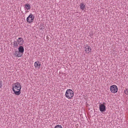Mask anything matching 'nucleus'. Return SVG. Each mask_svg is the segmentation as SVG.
Returning a JSON list of instances; mask_svg holds the SVG:
<instances>
[{
  "instance_id": "nucleus-5",
  "label": "nucleus",
  "mask_w": 128,
  "mask_h": 128,
  "mask_svg": "<svg viewBox=\"0 0 128 128\" xmlns=\"http://www.w3.org/2000/svg\"><path fill=\"white\" fill-rule=\"evenodd\" d=\"M99 109L101 112H104L106 110V106L103 104H101L99 106Z\"/></svg>"
},
{
  "instance_id": "nucleus-11",
  "label": "nucleus",
  "mask_w": 128,
  "mask_h": 128,
  "mask_svg": "<svg viewBox=\"0 0 128 128\" xmlns=\"http://www.w3.org/2000/svg\"><path fill=\"white\" fill-rule=\"evenodd\" d=\"M80 8L82 10H84L86 8L85 5L83 3H82L80 5Z\"/></svg>"
},
{
  "instance_id": "nucleus-8",
  "label": "nucleus",
  "mask_w": 128,
  "mask_h": 128,
  "mask_svg": "<svg viewBox=\"0 0 128 128\" xmlns=\"http://www.w3.org/2000/svg\"><path fill=\"white\" fill-rule=\"evenodd\" d=\"M40 66V62L38 61L34 63V66L35 68H39Z\"/></svg>"
},
{
  "instance_id": "nucleus-16",
  "label": "nucleus",
  "mask_w": 128,
  "mask_h": 128,
  "mask_svg": "<svg viewBox=\"0 0 128 128\" xmlns=\"http://www.w3.org/2000/svg\"><path fill=\"white\" fill-rule=\"evenodd\" d=\"M103 104H105L104 103H103Z\"/></svg>"
},
{
  "instance_id": "nucleus-13",
  "label": "nucleus",
  "mask_w": 128,
  "mask_h": 128,
  "mask_svg": "<svg viewBox=\"0 0 128 128\" xmlns=\"http://www.w3.org/2000/svg\"><path fill=\"white\" fill-rule=\"evenodd\" d=\"M124 92L126 94L128 95V89L126 88L124 90Z\"/></svg>"
},
{
  "instance_id": "nucleus-10",
  "label": "nucleus",
  "mask_w": 128,
  "mask_h": 128,
  "mask_svg": "<svg viewBox=\"0 0 128 128\" xmlns=\"http://www.w3.org/2000/svg\"><path fill=\"white\" fill-rule=\"evenodd\" d=\"M19 52L21 54H22L24 52V49L23 47L22 46H20L18 48Z\"/></svg>"
},
{
  "instance_id": "nucleus-15",
  "label": "nucleus",
  "mask_w": 128,
  "mask_h": 128,
  "mask_svg": "<svg viewBox=\"0 0 128 128\" xmlns=\"http://www.w3.org/2000/svg\"><path fill=\"white\" fill-rule=\"evenodd\" d=\"M14 46H18V44L16 42H14Z\"/></svg>"
},
{
  "instance_id": "nucleus-12",
  "label": "nucleus",
  "mask_w": 128,
  "mask_h": 128,
  "mask_svg": "<svg viewBox=\"0 0 128 128\" xmlns=\"http://www.w3.org/2000/svg\"><path fill=\"white\" fill-rule=\"evenodd\" d=\"M30 6L29 4H27L25 5V8L27 10H30Z\"/></svg>"
},
{
  "instance_id": "nucleus-4",
  "label": "nucleus",
  "mask_w": 128,
  "mask_h": 128,
  "mask_svg": "<svg viewBox=\"0 0 128 128\" xmlns=\"http://www.w3.org/2000/svg\"><path fill=\"white\" fill-rule=\"evenodd\" d=\"M34 16L31 14L29 16L27 17L26 20L29 23L32 22L34 20Z\"/></svg>"
},
{
  "instance_id": "nucleus-1",
  "label": "nucleus",
  "mask_w": 128,
  "mask_h": 128,
  "mask_svg": "<svg viewBox=\"0 0 128 128\" xmlns=\"http://www.w3.org/2000/svg\"><path fill=\"white\" fill-rule=\"evenodd\" d=\"M22 86L19 82H16L12 85V89L15 94L18 95L21 93L20 90Z\"/></svg>"
},
{
  "instance_id": "nucleus-6",
  "label": "nucleus",
  "mask_w": 128,
  "mask_h": 128,
  "mask_svg": "<svg viewBox=\"0 0 128 128\" xmlns=\"http://www.w3.org/2000/svg\"><path fill=\"white\" fill-rule=\"evenodd\" d=\"M85 50L86 52V53L88 54L91 52V48H90V46L87 45L85 46Z\"/></svg>"
},
{
  "instance_id": "nucleus-3",
  "label": "nucleus",
  "mask_w": 128,
  "mask_h": 128,
  "mask_svg": "<svg viewBox=\"0 0 128 128\" xmlns=\"http://www.w3.org/2000/svg\"><path fill=\"white\" fill-rule=\"evenodd\" d=\"M110 89L111 92L114 93H115L118 90V88L117 86L114 85L110 86Z\"/></svg>"
},
{
  "instance_id": "nucleus-7",
  "label": "nucleus",
  "mask_w": 128,
  "mask_h": 128,
  "mask_svg": "<svg viewBox=\"0 0 128 128\" xmlns=\"http://www.w3.org/2000/svg\"><path fill=\"white\" fill-rule=\"evenodd\" d=\"M17 41L18 44L21 45L23 44L24 40L22 38H19L18 39Z\"/></svg>"
},
{
  "instance_id": "nucleus-14",
  "label": "nucleus",
  "mask_w": 128,
  "mask_h": 128,
  "mask_svg": "<svg viewBox=\"0 0 128 128\" xmlns=\"http://www.w3.org/2000/svg\"><path fill=\"white\" fill-rule=\"evenodd\" d=\"M54 128H62V127L61 126L58 125L55 126Z\"/></svg>"
},
{
  "instance_id": "nucleus-9",
  "label": "nucleus",
  "mask_w": 128,
  "mask_h": 128,
  "mask_svg": "<svg viewBox=\"0 0 128 128\" xmlns=\"http://www.w3.org/2000/svg\"><path fill=\"white\" fill-rule=\"evenodd\" d=\"M22 54H21L18 51H16L14 54V55L16 57H21L22 55Z\"/></svg>"
},
{
  "instance_id": "nucleus-2",
  "label": "nucleus",
  "mask_w": 128,
  "mask_h": 128,
  "mask_svg": "<svg viewBox=\"0 0 128 128\" xmlns=\"http://www.w3.org/2000/svg\"><path fill=\"white\" fill-rule=\"evenodd\" d=\"M74 95V92L70 89L67 90L66 92V96L69 99H72Z\"/></svg>"
}]
</instances>
